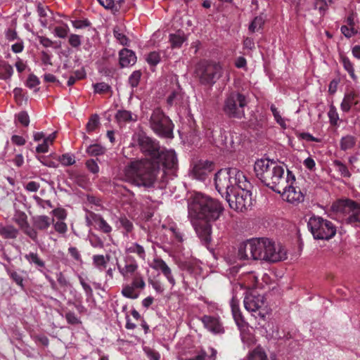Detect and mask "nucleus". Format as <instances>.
<instances>
[{
    "label": "nucleus",
    "mask_w": 360,
    "mask_h": 360,
    "mask_svg": "<svg viewBox=\"0 0 360 360\" xmlns=\"http://www.w3.org/2000/svg\"><path fill=\"white\" fill-rule=\"evenodd\" d=\"M138 145L146 160L131 162L123 170L122 179L138 187L151 188L159 174L162 178L178 167L176 154L173 150L161 148L159 143L144 134H139Z\"/></svg>",
    "instance_id": "1"
},
{
    "label": "nucleus",
    "mask_w": 360,
    "mask_h": 360,
    "mask_svg": "<svg viewBox=\"0 0 360 360\" xmlns=\"http://www.w3.org/2000/svg\"><path fill=\"white\" fill-rule=\"evenodd\" d=\"M256 176L261 182L275 192L286 188L287 174L283 166L269 159L257 160L254 166Z\"/></svg>",
    "instance_id": "2"
},
{
    "label": "nucleus",
    "mask_w": 360,
    "mask_h": 360,
    "mask_svg": "<svg viewBox=\"0 0 360 360\" xmlns=\"http://www.w3.org/2000/svg\"><path fill=\"white\" fill-rule=\"evenodd\" d=\"M188 217L194 220L215 221L224 212V207L218 200L202 193H195L188 203Z\"/></svg>",
    "instance_id": "3"
},
{
    "label": "nucleus",
    "mask_w": 360,
    "mask_h": 360,
    "mask_svg": "<svg viewBox=\"0 0 360 360\" xmlns=\"http://www.w3.org/2000/svg\"><path fill=\"white\" fill-rule=\"evenodd\" d=\"M246 179L244 174L237 168H226L219 170L215 174V187L221 196L226 198L228 195L232 194L240 182Z\"/></svg>",
    "instance_id": "4"
},
{
    "label": "nucleus",
    "mask_w": 360,
    "mask_h": 360,
    "mask_svg": "<svg viewBox=\"0 0 360 360\" xmlns=\"http://www.w3.org/2000/svg\"><path fill=\"white\" fill-rule=\"evenodd\" d=\"M256 260L277 262L286 258L283 247L266 238H254Z\"/></svg>",
    "instance_id": "5"
},
{
    "label": "nucleus",
    "mask_w": 360,
    "mask_h": 360,
    "mask_svg": "<svg viewBox=\"0 0 360 360\" xmlns=\"http://www.w3.org/2000/svg\"><path fill=\"white\" fill-rule=\"evenodd\" d=\"M248 103V98L245 95L232 91L226 94L222 111L228 118L241 120L245 117V108Z\"/></svg>",
    "instance_id": "6"
},
{
    "label": "nucleus",
    "mask_w": 360,
    "mask_h": 360,
    "mask_svg": "<svg viewBox=\"0 0 360 360\" xmlns=\"http://www.w3.org/2000/svg\"><path fill=\"white\" fill-rule=\"evenodd\" d=\"M250 188L251 184L247 179L240 182V184L236 187L232 194L228 195L226 198L229 207L235 211L240 212L246 211L251 207L252 199Z\"/></svg>",
    "instance_id": "7"
},
{
    "label": "nucleus",
    "mask_w": 360,
    "mask_h": 360,
    "mask_svg": "<svg viewBox=\"0 0 360 360\" xmlns=\"http://www.w3.org/2000/svg\"><path fill=\"white\" fill-rule=\"evenodd\" d=\"M195 74L200 83L212 86L223 75V68L219 63L203 60L195 67Z\"/></svg>",
    "instance_id": "8"
},
{
    "label": "nucleus",
    "mask_w": 360,
    "mask_h": 360,
    "mask_svg": "<svg viewBox=\"0 0 360 360\" xmlns=\"http://www.w3.org/2000/svg\"><path fill=\"white\" fill-rule=\"evenodd\" d=\"M307 226L316 240H329L336 233V226L330 221L321 217H310Z\"/></svg>",
    "instance_id": "9"
},
{
    "label": "nucleus",
    "mask_w": 360,
    "mask_h": 360,
    "mask_svg": "<svg viewBox=\"0 0 360 360\" xmlns=\"http://www.w3.org/2000/svg\"><path fill=\"white\" fill-rule=\"evenodd\" d=\"M149 123L150 128L158 135L165 138L172 136L173 124L160 108H156L153 111Z\"/></svg>",
    "instance_id": "10"
},
{
    "label": "nucleus",
    "mask_w": 360,
    "mask_h": 360,
    "mask_svg": "<svg viewBox=\"0 0 360 360\" xmlns=\"http://www.w3.org/2000/svg\"><path fill=\"white\" fill-rule=\"evenodd\" d=\"M332 208L335 212L348 214L345 219L347 224L360 225V206L354 200H339L333 204Z\"/></svg>",
    "instance_id": "11"
},
{
    "label": "nucleus",
    "mask_w": 360,
    "mask_h": 360,
    "mask_svg": "<svg viewBox=\"0 0 360 360\" xmlns=\"http://www.w3.org/2000/svg\"><path fill=\"white\" fill-rule=\"evenodd\" d=\"M287 179L288 183L286 188L277 192L283 195V198L290 202H300L304 200V196L299 188L293 186L295 181V176L292 172L287 170Z\"/></svg>",
    "instance_id": "12"
},
{
    "label": "nucleus",
    "mask_w": 360,
    "mask_h": 360,
    "mask_svg": "<svg viewBox=\"0 0 360 360\" xmlns=\"http://www.w3.org/2000/svg\"><path fill=\"white\" fill-rule=\"evenodd\" d=\"M191 219L198 237L205 244H209L211 241L212 225L210 222L212 221H193V219Z\"/></svg>",
    "instance_id": "13"
},
{
    "label": "nucleus",
    "mask_w": 360,
    "mask_h": 360,
    "mask_svg": "<svg viewBox=\"0 0 360 360\" xmlns=\"http://www.w3.org/2000/svg\"><path fill=\"white\" fill-rule=\"evenodd\" d=\"M27 215L23 212L18 213L15 217V222L22 229L24 233L31 238L34 243H38V233L32 228L27 222Z\"/></svg>",
    "instance_id": "14"
},
{
    "label": "nucleus",
    "mask_w": 360,
    "mask_h": 360,
    "mask_svg": "<svg viewBox=\"0 0 360 360\" xmlns=\"http://www.w3.org/2000/svg\"><path fill=\"white\" fill-rule=\"evenodd\" d=\"M264 305V297L255 292L247 295L244 299L245 309L252 312L259 311Z\"/></svg>",
    "instance_id": "15"
},
{
    "label": "nucleus",
    "mask_w": 360,
    "mask_h": 360,
    "mask_svg": "<svg viewBox=\"0 0 360 360\" xmlns=\"http://www.w3.org/2000/svg\"><path fill=\"white\" fill-rule=\"evenodd\" d=\"M150 266L156 271H161L172 287L176 285V281L172 274V269L162 259H153Z\"/></svg>",
    "instance_id": "16"
},
{
    "label": "nucleus",
    "mask_w": 360,
    "mask_h": 360,
    "mask_svg": "<svg viewBox=\"0 0 360 360\" xmlns=\"http://www.w3.org/2000/svg\"><path fill=\"white\" fill-rule=\"evenodd\" d=\"M201 321L207 330L214 334H221L224 333V328L219 318L204 315L201 318Z\"/></svg>",
    "instance_id": "17"
},
{
    "label": "nucleus",
    "mask_w": 360,
    "mask_h": 360,
    "mask_svg": "<svg viewBox=\"0 0 360 360\" xmlns=\"http://www.w3.org/2000/svg\"><path fill=\"white\" fill-rule=\"evenodd\" d=\"M238 255L240 259L256 260L254 238L248 240L240 244Z\"/></svg>",
    "instance_id": "18"
},
{
    "label": "nucleus",
    "mask_w": 360,
    "mask_h": 360,
    "mask_svg": "<svg viewBox=\"0 0 360 360\" xmlns=\"http://www.w3.org/2000/svg\"><path fill=\"white\" fill-rule=\"evenodd\" d=\"M359 96V93L354 90H351L347 92L340 104L341 110L345 112H348L351 110L352 105L357 106L358 110H360V104L358 101H356Z\"/></svg>",
    "instance_id": "19"
},
{
    "label": "nucleus",
    "mask_w": 360,
    "mask_h": 360,
    "mask_svg": "<svg viewBox=\"0 0 360 360\" xmlns=\"http://www.w3.org/2000/svg\"><path fill=\"white\" fill-rule=\"evenodd\" d=\"M33 229L37 231H46L53 221V219H51L46 215H37L32 217Z\"/></svg>",
    "instance_id": "20"
},
{
    "label": "nucleus",
    "mask_w": 360,
    "mask_h": 360,
    "mask_svg": "<svg viewBox=\"0 0 360 360\" xmlns=\"http://www.w3.org/2000/svg\"><path fill=\"white\" fill-rule=\"evenodd\" d=\"M120 65L122 68L133 65L136 62V56L132 51L123 49L119 53Z\"/></svg>",
    "instance_id": "21"
},
{
    "label": "nucleus",
    "mask_w": 360,
    "mask_h": 360,
    "mask_svg": "<svg viewBox=\"0 0 360 360\" xmlns=\"http://www.w3.org/2000/svg\"><path fill=\"white\" fill-rule=\"evenodd\" d=\"M231 307L233 317L238 328H242L245 326V322L243 319L242 313L239 309L238 300L233 297L231 300Z\"/></svg>",
    "instance_id": "22"
},
{
    "label": "nucleus",
    "mask_w": 360,
    "mask_h": 360,
    "mask_svg": "<svg viewBox=\"0 0 360 360\" xmlns=\"http://www.w3.org/2000/svg\"><path fill=\"white\" fill-rule=\"evenodd\" d=\"M117 268L120 273L124 278H129L130 276H134L136 271L138 269V264L135 260H126L124 266H121L119 264H117Z\"/></svg>",
    "instance_id": "23"
},
{
    "label": "nucleus",
    "mask_w": 360,
    "mask_h": 360,
    "mask_svg": "<svg viewBox=\"0 0 360 360\" xmlns=\"http://www.w3.org/2000/svg\"><path fill=\"white\" fill-rule=\"evenodd\" d=\"M249 360H276L273 354L267 355L264 349L261 347H257L249 354Z\"/></svg>",
    "instance_id": "24"
},
{
    "label": "nucleus",
    "mask_w": 360,
    "mask_h": 360,
    "mask_svg": "<svg viewBox=\"0 0 360 360\" xmlns=\"http://www.w3.org/2000/svg\"><path fill=\"white\" fill-rule=\"evenodd\" d=\"M208 164V162H200L195 165L193 169V176L199 180H205L211 172L208 167H205Z\"/></svg>",
    "instance_id": "25"
},
{
    "label": "nucleus",
    "mask_w": 360,
    "mask_h": 360,
    "mask_svg": "<svg viewBox=\"0 0 360 360\" xmlns=\"http://www.w3.org/2000/svg\"><path fill=\"white\" fill-rule=\"evenodd\" d=\"M115 119L119 123H126L129 122H136L137 116L131 111L126 110H120L115 115Z\"/></svg>",
    "instance_id": "26"
},
{
    "label": "nucleus",
    "mask_w": 360,
    "mask_h": 360,
    "mask_svg": "<svg viewBox=\"0 0 360 360\" xmlns=\"http://www.w3.org/2000/svg\"><path fill=\"white\" fill-rule=\"evenodd\" d=\"M19 234V230L13 225H1L0 236L5 239H15Z\"/></svg>",
    "instance_id": "27"
},
{
    "label": "nucleus",
    "mask_w": 360,
    "mask_h": 360,
    "mask_svg": "<svg viewBox=\"0 0 360 360\" xmlns=\"http://www.w3.org/2000/svg\"><path fill=\"white\" fill-rule=\"evenodd\" d=\"M110 256L107 255L105 256L103 255H95L93 256V264L98 270L103 271L107 266L108 262L110 261Z\"/></svg>",
    "instance_id": "28"
},
{
    "label": "nucleus",
    "mask_w": 360,
    "mask_h": 360,
    "mask_svg": "<svg viewBox=\"0 0 360 360\" xmlns=\"http://www.w3.org/2000/svg\"><path fill=\"white\" fill-rule=\"evenodd\" d=\"M24 257L30 264H34L37 268L45 267V262L40 258L37 252H30L25 254Z\"/></svg>",
    "instance_id": "29"
},
{
    "label": "nucleus",
    "mask_w": 360,
    "mask_h": 360,
    "mask_svg": "<svg viewBox=\"0 0 360 360\" xmlns=\"http://www.w3.org/2000/svg\"><path fill=\"white\" fill-rule=\"evenodd\" d=\"M13 73V67L5 60H0V79H10Z\"/></svg>",
    "instance_id": "30"
},
{
    "label": "nucleus",
    "mask_w": 360,
    "mask_h": 360,
    "mask_svg": "<svg viewBox=\"0 0 360 360\" xmlns=\"http://www.w3.org/2000/svg\"><path fill=\"white\" fill-rule=\"evenodd\" d=\"M5 268H6V271L7 274L9 276V277L18 286H20L22 289H24L25 288V285L23 283L24 278H23L22 276L20 274V273H19L15 270H13L6 266H5Z\"/></svg>",
    "instance_id": "31"
},
{
    "label": "nucleus",
    "mask_w": 360,
    "mask_h": 360,
    "mask_svg": "<svg viewBox=\"0 0 360 360\" xmlns=\"http://www.w3.org/2000/svg\"><path fill=\"white\" fill-rule=\"evenodd\" d=\"M356 142V139L352 135H347L342 137L340 142V149L342 150H347L352 148Z\"/></svg>",
    "instance_id": "32"
},
{
    "label": "nucleus",
    "mask_w": 360,
    "mask_h": 360,
    "mask_svg": "<svg viewBox=\"0 0 360 360\" xmlns=\"http://www.w3.org/2000/svg\"><path fill=\"white\" fill-rule=\"evenodd\" d=\"M105 151V148L100 144H91L89 146L86 152L91 156H98L103 155Z\"/></svg>",
    "instance_id": "33"
},
{
    "label": "nucleus",
    "mask_w": 360,
    "mask_h": 360,
    "mask_svg": "<svg viewBox=\"0 0 360 360\" xmlns=\"http://www.w3.org/2000/svg\"><path fill=\"white\" fill-rule=\"evenodd\" d=\"M131 285L136 289H144L146 283L143 276L139 273H136L132 278Z\"/></svg>",
    "instance_id": "34"
},
{
    "label": "nucleus",
    "mask_w": 360,
    "mask_h": 360,
    "mask_svg": "<svg viewBox=\"0 0 360 360\" xmlns=\"http://www.w3.org/2000/svg\"><path fill=\"white\" fill-rule=\"evenodd\" d=\"M264 23V18L261 15L257 16L253 19V20L249 25V30L251 32H255L257 31H259L260 29L262 28Z\"/></svg>",
    "instance_id": "35"
},
{
    "label": "nucleus",
    "mask_w": 360,
    "mask_h": 360,
    "mask_svg": "<svg viewBox=\"0 0 360 360\" xmlns=\"http://www.w3.org/2000/svg\"><path fill=\"white\" fill-rule=\"evenodd\" d=\"M185 41V37L179 34H171L169 41L172 48H179Z\"/></svg>",
    "instance_id": "36"
},
{
    "label": "nucleus",
    "mask_w": 360,
    "mask_h": 360,
    "mask_svg": "<svg viewBox=\"0 0 360 360\" xmlns=\"http://www.w3.org/2000/svg\"><path fill=\"white\" fill-rule=\"evenodd\" d=\"M136 288L133 287L131 284L127 285L123 287L122 290V294L123 296L130 298V299H136L139 297V293L135 291Z\"/></svg>",
    "instance_id": "37"
},
{
    "label": "nucleus",
    "mask_w": 360,
    "mask_h": 360,
    "mask_svg": "<svg viewBox=\"0 0 360 360\" xmlns=\"http://www.w3.org/2000/svg\"><path fill=\"white\" fill-rule=\"evenodd\" d=\"M211 354L210 356H207L206 353L204 351H202L197 356L190 358L186 360H215L217 351L213 348L210 349Z\"/></svg>",
    "instance_id": "38"
},
{
    "label": "nucleus",
    "mask_w": 360,
    "mask_h": 360,
    "mask_svg": "<svg viewBox=\"0 0 360 360\" xmlns=\"http://www.w3.org/2000/svg\"><path fill=\"white\" fill-rule=\"evenodd\" d=\"M127 250L131 253H136L142 259H145L146 258V252L143 247L138 243H134Z\"/></svg>",
    "instance_id": "39"
},
{
    "label": "nucleus",
    "mask_w": 360,
    "mask_h": 360,
    "mask_svg": "<svg viewBox=\"0 0 360 360\" xmlns=\"http://www.w3.org/2000/svg\"><path fill=\"white\" fill-rule=\"evenodd\" d=\"M342 60L344 68L348 72V73L349 74L350 77L353 79V80L356 81L357 79V77L354 74L353 64L352 63L350 60L347 57H343Z\"/></svg>",
    "instance_id": "40"
},
{
    "label": "nucleus",
    "mask_w": 360,
    "mask_h": 360,
    "mask_svg": "<svg viewBox=\"0 0 360 360\" xmlns=\"http://www.w3.org/2000/svg\"><path fill=\"white\" fill-rule=\"evenodd\" d=\"M103 217L98 214H96L93 212H89L86 216V221L88 225H94L96 227L97 224L99 223L100 220H101Z\"/></svg>",
    "instance_id": "41"
},
{
    "label": "nucleus",
    "mask_w": 360,
    "mask_h": 360,
    "mask_svg": "<svg viewBox=\"0 0 360 360\" xmlns=\"http://www.w3.org/2000/svg\"><path fill=\"white\" fill-rule=\"evenodd\" d=\"M99 125V118L97 115H93L86 124V131L90 133L96 130Z\"/></svg>",
    "instance_id": "42"
},
{
    "label": "nucleus",
    "mask_w": 360,
    "mask_h": 360,
    "mask_svg": "<svg viewBox=\"0 0 360 360\" xmlns=\"http://www.w3.org/2000/svg\"><path fill=\"white\" fill-rule=\"evenodd\" d=\"M148 283L152 285L153 288L155 290V292L158 294H162L164 292L165 288L162 283L155 278L148 279Z\"/></svg>",
    "instance_id": "43"
},
{
    "label": "nucleus",
    "mask_w": 360,
    "mask_h": 360,
    "mask_svg": "<svg viewBox=\"0 0 360 360\" xmlns=\"http://www.w3.org/2000/svg\"><path fill=\"white\" fill-rule=\"evenodd\" d=\"M113 34L116 39L122 44V45H127L128 38L127 36L120 32V29L119 27L116 26L113 29Z\"/></svg>",
    "instance_id": "44"
},
{
    "label": "nucleus",
    "mask_w": 360,
    "mask_h": 360,
    "mask_svg": "<svg viewBox=\"0 0 360 360\" xmlns=\"http://www.w3.org/2000/svg\"><path fill=\"white\" fill-rule=\"evenodd\" d=\"M333 165L337 168L338 171L341 174V175L344 177H350L351 173L348 170L347 166L343 164L340 160H335L333 162Z\"/></svg>",
    "instance_id": "45"
},
{
    "label": "nucleus",
    "mask_w": 360,
    "mask_h": 360,
    "mask_svg": "<svg viewBox=\"0 0 360 360\" xmlns=\"http://www.w3.org/2000/svg\"><path fill=\"white\" fill-rule=\"evenodd\" d=\"M141 72L140 70L134 71L129 77V84L132 88L136 87L141 77Z\"/></svg>",
    "instance_id": "46"
},
{
    "label": "nucleus",
    "mask_w": 360,
    "mask_h": 360,
    "mask_svg": "<svg viewBox=\"0 0 360 360\" xmlns=\"http://www.w3.org/2000/svg\"><path fill=\"white\" fill-rule=\"evenodd\" d=\"M328 115L330 120V123L333 126H336L339 120V115L337 112L336 108L333 105H331L330 106Z\"/></svg>",
    "instance_id": "47"
},
{
    "label": "nucleus",
    "mask_w": 360,
    "mask_h": 360,
    "mask_svg": "<svg viewBox=\"0 0 360 360\" xmlns=\"http://www.w3.org/2000/svg\"><path fill=\"white\" fill-rule=\"evenodd\" d=\"M181 98V92L179 90L173 91L167 98V103L169 106L176 104Z\"/></svg>",
    "instance_id": "48"
},
{
    "label": "nucleus",
    "mask_w": 360,
    "mask_h": 360,
    "mask_svg": "<svg viewBox=\"0 0 360 360\" xmlns=\"http://www.w3.org/2000/svg\"><path fill=\"white\" fill-rule=\"evenodd\" d=\"M59 161L64 166L72 165L75 162V156L69 153H65L59 158Z\"/></svg>",
    "instance_id": "49"
},
{
    "label": "nucleus",
    "mask_w": 360,
    "mask_h": 360,
    "mask_svg": "<svg viewBox=\"0 0 360 360\" xmlns=\"http://www.w3.org/2000/svg\"><path fill=\"white\" fill-rule=\"evenodd\" d=\"M98 1L106 9L111 10L113 12L119 11V8L115 4L114 0H98Z\"/></svg>",
    "instance_id": "50"
},
{
    "label": "nucleus",
    "mask_w": 360,
    "mask_h": 360,
    "mask_svg": "<svg viewBox=\"0 0 360 360\" xmlns=\"http://www.w3.org/2000/svg\"><path fill=\"white\" fill-rule=\"evenodd\" d=\"M94 89L95 93L103 94L108 92L110 90L111 87L110 85L105 82H100L94 84Z\"/></svg>",
    "instance_id": "51"
},
{
    "label": "nucleus",
    "mask_w": 360,
    "mask_h": 360,
    "mask_svg": "<svg viewBox=\"0 0 360 360\" xmlns=\"http://www.w3.org/2000/svg\"><path fill=\"white\" fill-rule=\"evenodd\" d=\"M85 165L88 170L92 174H96L98 173L99 167L95 160L89 159L86 161Z\"/></svg>",
    "instance_id": "52"
},
{
    "label": "nucleus",
    "mask_w": 360,
    "mask_h": 360,
    "mask_svg": "<svg viewBox=\"0 0 360 360\" xmlns=\"http://www.w3.org/2000/svg\"><path fill=\"white\" fill-rule=\"evenodd\" d=\"M146 60L148 64L155 66L160 61V54L155 51L151 52L148 55Z\"/></svg>",
    "instance_id": "53"
},
{
    "label": "nucleus",
    "mask_w": 360,
    "mask_h": 360,
    "mask_svg": "<svg viewBox=\"0 0 360 360\" xmlns=\"http://www.w3.org/2000/svg\"><path fill=\"white\" fill-rule=\"evenodd\" d=\"M68 33V27L67 25L62 27H56L53 30V34L56 37L59 38H65Z\"/></svg>",
    "instance_id": "54"
},
{
    "label": "nucleus",
    "mask_w": 360,
    "mask_h": 360,
    "mask_svg": "<svg viewBox=\"0 0 360 360\" xmlns=\"http://www.w3.org/2000/svg\"><path fill=\"white\" fill-rule=\"evenodd\" d=\"M96 229L105 233H109L112 231L111 226L103 218L97 224Z\"/></svg>",
    "instance_id": "55"
},
{
    "label": "nucleus",
    "mask_w": 360,
    "mask_h": 360,
    "mask_svg": "<svg viewBox=\"0 0 360 360\" xmlns=\"http://www.w3.org/2000/svg\"><path fill=\"white\" fill-rule=\"evenodd\" d=\"M119 221L122 227L127 232L129 233L133 229V224L125 217H122L119 219Z\"/></svg>",
    "instance_id": "56"
},
{
    "label": "nucleus",
    "mask_w": 360,
    "mask_h": 360,
    "mask_svg": "<svg viewBox=\"0 0 360 360\" xmlns=\"http://www.w3.org/2000/svg\"><path fill=\"white\" fill-rule=\"evenodd\" d=\"M65 319L68 323L72 325H77L81 323L79 319L72 311H68L65 314Z\"/></svg>",
    "instance_id": "57"
},
{
    "label": "nucleus",
    "mask_w": 360,
    "mask_h": 360,
    "mask_svg": "<svg viewBox=\"0 0 360 360\" xmlns=\"http://www.w3.org/2000/svg\"><path fill=\"white\" fill-rule=\"evenodd\" d=\"M39 79L37 76L31 74L28 76L26 81V86L30 89H32L39 84Z\"/></svg>",
    "instance_id": "58"
},
{
    "label": "nucleus",
    "mask_w": 360,
    "mask_h": 360,
    "mask_svg": "<svg viewBox=\"0 0 360 360\" xmlns=\"http://www.w3.org/2000/svg\"><path fill=\"white\" fill-rule=\"evenodd\" d=\"M68 41L72 47L78 48L81 45V37L78 34H71Z\"/></svg>",
    "instance_id": "59"
},
{
    "label": "nucleus",
    "mask_w": 360,
    "mask_h": 360,
    "mask_svg": "<svg viewBox=\"0 0 360 360\" xmlns=\"http://www.w3.org/2000/svg\"><path fill=\"white\" fill-rule=\"evenodd\" d=\"M72 26L76 29H82L90 26L91 22L87 20H75L72 21Z\"/></svg>",
    "instance_id": "60"
},
{
    "label": "nucleus",
    "mask_w": 360,
    "mask_h": 360,
    "mask_svg": "<svg viewBox=\"0 0 360 360\" xmlns=\"http://www.w3.org/2000/svg\"><path fill=\"white\" fill-rule=\"evenodd\" d=\"M271 112L274 115V117L275 120H276L277 123H278L281 127H285V121L280 115L279 112L278 111L276 106L274 105H271Z\"/></svg>",
    "instance_id": "61"
},
{
    "label": "nucleus",
    "mask_w": 360,
    "mask_h": 360,
    "mask_svg": "<svg viewBox=\"0 0 360 360\" xmlns=\"http://www.w3.org/2000/svg\"><path fill=\"white\" fill-rule=\"evenodd\" d=\"M341 32L347 37L350 38L356 34V31L353 27H348L346 25H342L340 28Z\"/></svg>",
    "instance_id": "62"
},
{
    "label": "nucleus",
    "mask_w": 360,
    "mask_h": 360,
    "mask_svg": "<svg viewBox=\"0 0 360 360\" xmlns=\"http://www.w3.org/2000/svg\"><path fill=\"white\" fill-rule=\"evenodd\" d=\"M18 120L23 126L27 127L29 125V123H30V117H29L28 114L26 112H25V111L20 112L18 115Z\"/></svg>",
    "instance_id": "63"
},
{
    "label": "nucleus",
    "mask_w": 360,
    "mask_h": 360,
    "mask_svg": "<svg viewBox=\"0 0 360 360\" xmlns=\"http://www.w3.org/2000/svg\"><path fill=\"white\" fill-rule=\"evenodd\" d=\"M54 229L56 231L59 233L64 234L68 231L67 224L63 221H57L54 224Z\"/></svg>",
    "instance_id": "64"
}]
</instances>
